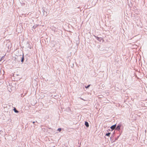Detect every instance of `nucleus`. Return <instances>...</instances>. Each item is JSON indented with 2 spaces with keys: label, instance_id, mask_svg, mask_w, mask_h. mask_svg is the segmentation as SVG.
<instances>
[{
  "label": "nucleus",
  "instance_id": "2eb2a0df",
  "mask_svg": "<svg viewBox=\"0 0 147 147\" xmlns=\"http://www.w3.org/2000/svg\"><path fill=\"white\" fill-rule=\"evenodd\" d=\"M35 123V122H33V123Z\"/></svg>",
  "mask_w": 147,
  "mask_h": 147
},
{
  "label": "nucleus",
  "instance_id": "6e6552de",
  "mask_svg": "<svg viewBox=\"0 0 147 147\" xmlns=\"http://www.w3.org/2000/svg\"><path fill=\"white\" fill-rule=\"evenodd\" d=\"M13 110L16 113H18V111L16 110V108H14Z\"/></svg>",
  "mask_w": 147,
  "mask_h": 147
},
{
  "label": "nucleus",
  "instance_id": "39448f33",
  "mask_svg": "<svg viewBox=\"0 0 147 147\" xmlns=\"http://www.w3.org/2000/svg\"><path fill=\"white\" fill-rule=\"evenodd\" d=\"M38 26V25H37V24L33 26L32 28L33 29H35Z\"/></svg>",
  "mask_w": 147,
  "mask_h": 147
},
{
  "label": "nucleus",
  "instance_id": "0eeeda50",
  "mask_svg": "<svg viewBox=\"0 0 147 147\" xmlns=\"http://www.w3.org/2000/svg\"><path fill=\"white\" fill-rule=\"evenodd\" d=\"M85 125L87 127H88L89 126L88 123L87 122H85Z\"/></svg>",
  "mask_w": 147,
  "mask_h": 147
},
{
  "label": "nucleus",
  "instance_id": "f257e3e1",
  "mask_svg": "<svg viewBox=\"0 0 147 147\" xmlns=\"http://www.w3.org/2000/svg\"><path fill=\"white\" fill-rule=\"evenodd\" d=\"M42 12L43 13V15L44 16L45 15V16H47V15H48L49 14L48 12L46 11L47 9H46V10H45V9H44L42 8Z\"/></svg>",
  "mask_w": 147,
  "mask_h": 147
},
{
  "label": "nucleus",
  "instance_id": "f8f14e48",
  "mask_svg": "<svg viewBox=\"0 0 147 147\" xmlns=\"http://www.w3.org/2000/svg\"><path fill=\"white\" fill-rule=\"evenodd\" d=\"M90 86V85H88L87 86H86L85 88H88Z\"/></svg>",
  "mask_w": 147,
  "mask_h": 147
},
{
  "label": "nucleus",
  "instance_id": "9b49d317",
  "mask_svg": "<svg viewBox=\"0 0 147 147\" xmlns=\"http://www.w3.org/2000/svg\"><path fill=\"white\" fill-rule=\"evenodd\" d=\"M25 57H25V60H26V61H27V60H28V58H27L26 56Z\"/></svg>",
  "mask_w": 147,
  "mask_h": 147
},
{
  "label": "nucleus",
  "instance_id": "20e7f679",
  "mask_svg": "<svg viewBox=\"0 0 147 147\" xmlns=\"http://www.w3.org/2000/svg\"><path fill=\"white\" fill-rule=\"evenodd\" d=\"M116 124L115 125H112V126H111V127H110V128L112 130H113L114 129L115 127H116Z\"/></svg>",
  "mask_w": 147,
  "mask_h": 147
},
{
  "label": "nucleus",
  "instance_id": "4468645a",
  "mask_svg": "<svg viewBox=\"0 0 147 147\" xmlns=\"http://www.w3.org/2000/svg\"><path fill=\"white\" fill-rule=\"evenodd\" d=\"M24 4H25L24 3L23 4V5H24Z\"/></svg>",
  "mask_w": 147,
  "mask_h": 147
},
{
  "label": "nucleus",
  "instance_id": "423d86ee",
  "mask_svg": "<svg viewBox=\"0 0 147 147\" xmlns=\"http://www.w3.org/2000/svg\"><path fill=\"white\" fill-rule=\"evenodd\" d=\"M120 127H121V126L120 125H118L116 127V129L117 130H120Z\"/></svg>",
  "mask_w": 147,
  "mask_h": 147
},
{
  "label": "nucleus",
  "instance_id": "ddd939ff",
  "mask_svg": "<svg viewBox=\"0 0 147 147\" xmlns=\"http://www.w3.org/2000/svg\"><path fill=\"white\" fill-rule=\"evenodd\" d=\"M24 4H25L24 3L23 4V5H24Z\"/></svg>",
  "mask_w": 147,
  "mask_h": 147
},
{
  "label": "nucleus",
  "instance_id": "1a4fd4ad",
  "mask_svg": "<svg viewBox=\"0 0 147 147\" xmlns=\"http://www.w3.org/2000/svg\"><path fill=\"white\" fill-rule=\"evenodd\" d=\"M110 134H111L110 133H108L107 134H106L105 135L106 136H109Z\"/></svg>",
  "mask_w": 147,
  "mask_h": 147
},
{
  "label": "nucleus",
  "instance_id": "f03ea898",
  "mask_svg": "<svg viewBox=\"0 0 147 147\" xmlns=\"http://www.w3.org/2000/svg\"><path fill=\"white\" fill-rule=\"evenodd\" d=\"M94 36L97 39V40L99 41L100 42H101V40H102V42L104 41V40L102 38L98 37L95 35H94Z\"/></svg>",
  "mask_w": 147,
  "mask_h": 147
},
{
  "label": "nucleus",
  "instance_id": "9d476101",
  "mask_svg": "<svg viewBox=\"0 0 147 147\" xmlns=\"http://www.w3.org/2000/svg\"><path fill=\"white\" fill-rule=\"evenodd\" d=\"M57 130H58V131H59L60 132V131H61V128H58V129H57Z\"/></svg>",
  "mask_w": 147,
  "mask_h": 147
},
{
  "label": "nucleus",
  "instance_id": "7ed1b4c3",
  "mask_svg": "<svg viewBox=\"0 0 147 147\" xmlns=\"http://www.w3.org/2000/svg\"><path fill=\"white\" fill-rule=\"evenodd\" d=\"M24 60H25L24 56V54L23 53L22 57H21V62H22V63H23Z\"/></svg>",
  "mask_w": 147,
  "mask_h": 147
}]
</instances>
